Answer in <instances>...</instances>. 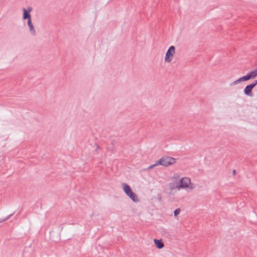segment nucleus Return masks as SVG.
<instances>
[{
	"label": "nucleus",
	"instance_id": "nucleus-1",
	"mask_svg": "<svg viewBox=\"0 0 257 257\" xmlns=\"http://www.w3.org/2000/svg\"><path fill=\"white\" fill-rule=\"evenodd\" d=\"M170 182L167 185L165 192L169 199L176 201V192L181 190L187 192H192L195 189V185L190 177L182 176L181 174L176 172L169 178Z\"/></svg>",
	"mask_w": 257,
	"mask_h": 257
},
{
	"label": "nucleus",
	"instance_id": "nucleus-2",
	"mask_svg": "<svg viewBox=\"0 0 257 257\" xmlns=\"http://www.w3.org/2000/svg\"><path fill=\"white\" fill-rule=\"evenodd\" d=\"M121 188L125 195L134 202H139L140 200L137 195L132 190L131 187L126 183L121 184Z\"/></svg>",
	"mask_w": 257,
	"mask_h": 257
},
{
	"label": "nucleus",
	"instance_id": "nucleus-3",
	"mask_svg": "<svg viewBox=\"0 0 257 257\" xmlns=\"http://www.w3.org/2000/svg\"><path fill=\"white\" fill-rule=\"evenodd\" d=\"M176 55V47L171 46L167 50L165 56L164 62L167 64H171L173 61Z\"/></svg>",
	"mask_w": 257,
	"mask_h": 257
},
{
	"label": "nucleus",
	"instance_id": "nucleus-4",
	"mask_svg": "<svg viewBox=\"0 0 257 257\" xmlns=\"http://www.w3.org/2000/svg\"><path fill=\"white\" fill-rule=\"evenodd\" d=\"M257 76V69L250 71L247 73L245 75L236 79L232 83V85H236L242 81H246L250 79H253Z\"/></svg>",
	"mask_w": 257,
	"mask_h": 257
},
{
	"label": "nucleus",
	"instance_id": "nucleus-5",
	"mask_svg": "<svg viewBox=\"0 0 257 257\" xmlns=\"http://www.w3.org/2000/svg\"><path fill=\"white\" fill-rule=\"evenodd\" d=\"M159 161V164L164 167H168L176 163V159L169 156H164Z\"/></svg>",
	"mask_w": 257,
	"mask_h": 257
},
{
	"label": "nucleus",
	"instance_id": "nucleus-6",
	"mask_svg": "<svg viewBox=\"0 0 257 257\" xmlns=\"http://www.w3.org/2000/svg\"><path fill=\"white\" fill-rule=\"evenodd\" d=\"M256 84H257V80H254L251 84L247 85L244 89V94L247 96H252V93H251L252 89L256 85Z\"/></svg>",
	"mask_w": 257,
	"mask_h": 257
},
{
	"label": "nucleus",
	"instance_id": "nucleus-7",
	"mask_svg": "<svg viewBox=\"0 0 257 257\" xmlns=\"http://www.w3.org/2000/svg\"><path fill=\"white\" fill-rule=\"evenodd\" d=\"M32 11V9L31 8H28L27 9L25 8L23 9V19L24 20L28 19V21L29 20H31V12Z\"/></svg>",
	"mask_w": 257,
	"mask_h": 257
},
{
	"label": "nucleus",
	"instance_id": "nucleus-8",
	"mask_svg": "<svg viewBox=\"0 0 257 257\" xmlns=\"http://www.w3.org/2000/svg\"><path fill=\"white\" fill-rule=\"evenodd\" d=\"M27 24H28V26L29 28V31H30V33L32 35L35 36L36 35V31H35V29L34 27V25L32 22V20H29L27 22Z\"/></svg>",
	"mask_w": 257,
	"mask_h": 257
},
{
	"label": "nucleus",
	"instance_id": "nucleus-9",
	"mask_svg": "<svg viewBox=\"0 0 257 257\" xmlns=\"http://www.w3.org/2000/svg\"><path fill=\"white\" fill-rule=\"evenodd\" d=\"M154 243H155L156 246L158 249H161V248H163V247L164 246V242L162 241V240H161V239L159 240V239H154Z\"/></svg>",
	"mask_w": 257,
	"mask_h": 257
},
{
	"label": "nucleus",
	"instance_id": "nucleus-10",
	"mask_svg": "<svg viewBox=\"0 0 257 257\" xmlns=\"http://www.w3.org/2000/svg\"><path fill=\"white\" fill-rule=\"evenodd\" d=\"M159 160H158L156 162V163L153 164V165H152L151 166H150L148 168L149 169H153V168H154L155 167L158 166V165H160V164H159Z\"/></svg>",
	"mask_w": 257,
	"mask_h": 257
},
{
	"label": "nucleus",
	"instance_id": "nucleus-11",
	"mask_svg": "<svg viewBox=\"0 0 257 257\" xmlns=\"http://www.w3.org/2000/svg\"><path fill=\"white\" fill-rule=\"evenodd\" d=\"M180 211H181V210L179 208H177V209H175L174 212L175 216H177L178 214H179V213H180Z\"/></svg>",
	"mask_w": 257,
	"mask_h": 257
}]
</instances>
